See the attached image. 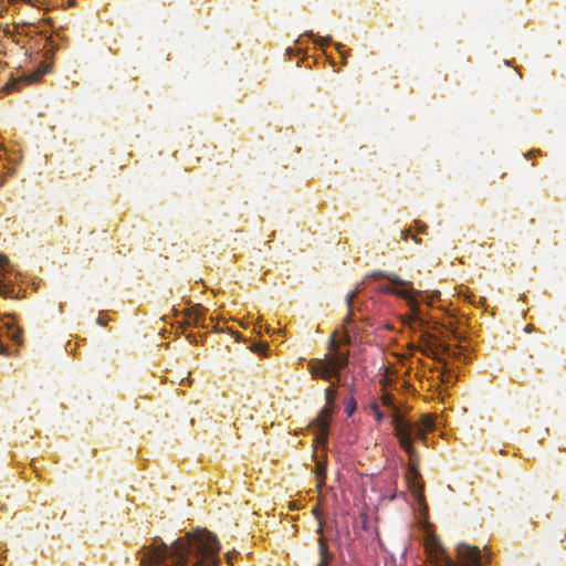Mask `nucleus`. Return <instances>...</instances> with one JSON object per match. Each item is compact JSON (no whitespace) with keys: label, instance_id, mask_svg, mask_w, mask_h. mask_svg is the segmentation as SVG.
Listing matches in <instances>:
<instances>
[{"label":"nucleus","instance_id":"8","mask_svg":"<svg viewBox=\"0 0 566 566\" xmlns=\"http://www.w3.org/2000/svg\"><path fill=\"white\" fill-rule=\"evenodd\" d=\"M407 289H397L389 285H385L379 289L381 293L391 294L406 301L408 307H415V295L421 294V291L412 290L411 286Z\"/></svg>","mask_w":566,"mask_h":566},{"label":"nucleus","instance_id":"2","mask_svg":"<svg viewBox=\"0 0 566 566\" xmlns=\"http://www.w3.org/2000/svg\"><path fill=\"white\" fill-rule=\"evenodd\" d=\"M328 349L333 353L326 355L325 358H312L307 363L308 371L313 379L331 380L332 378L340 379L342 370L349 364V353L338 349V343L335 334L328 342Z\"/></svg>","mask_w":566,"mask_h":566},{"label":"nucleus","instance_id":"3","mask_svg":"<svg viewBox=\"0 0 566 566\" xmlns=\"http://www.w3.org/2000/svg\"><path fill=\"white\" fill-rule=\"evenodd\" d=\"M428 558L432 566H482V555L478 546L460 544L457 548L458 559L455 563L450 558L444 547L433 539L427 545Z\"/></svg>","mask_w":566,"mask_h":566},{"label":"nucleus","instance_id":"32","mask_svg":"<svg viewBox=\"0 0 566 566\" xmlns=\"http://www.w3.org/2000/svg\"><path fill=\"white\" fill-rule=\"evenodd\" d=\"M417 226H418V231L423 233L424 230L427 229V226L424 223H421L419 221H417Z\"/></svg>","mask_w":566,"mask_h":566},{"label":"nucleus","instance_id":"16","mask_svg":"<svg viewBox=\"0 0 566 566\" xmlns=\"http://www.w3.org/2000/svg\"><path fill=\"white\" fill-rule=\"evenodd\" d=\"M369 409L373 412L377 422H381L386 419V415L380 410L379 403L377 401L370 402Z\"/></svg>","mask_w":566,"mask_h":566},{"label":"nucleus","instance_id":"23","mask_svg":"<svg viewBox=\"0 0 566 566\" xmlns=\"http://www.w3.org/2000/svg\"><path fill=\"white\" fill-rule=\"evenodd\" d=\"M268 349V345L266 344H263V343H260V344H254L252 346V350L254 353H259V354H263L265 353V350Z\"/></svg>","mask_w":566,"mask_h":566},{"label":"nucleus","instance_id":"38","mask_svg":"<svg viewBox=\"0 0 566 566\" xmlns=\"http://www.w3.org/2000/svg\"><path fill=\"white\" fill-rule=\"evenodd\" d=\"M69 4H70V6H73V4H74V1H73V0H69Z\"/></svg>","mask_w":566,"mask_h":566},{"label":"nucleus","instance_id":"31","mask_svg":"<svg viewBox=\"0 0 566 566\" xmlns=\"http://www.w3.org/2000/svg\"><path fill=\"white\" fill-rule=\"evenodd\" d=\"M409 237H411V231L410 230H402L401 231V238L403 240H407ZM412 238L418 242L417 238L415 235H412Z\"/></svg>","mask_w":566,"mask_h":566},{"label":"nucleus","instance_id":"7","mask_svg":"<svg viewBox=\"0 0 566 566\" xmlns=\"http://www.w3.org/2000/svg\"><path fill=\"white\" fill-rule=\"evenodd\" d=\"M420 301L426 302L429 306L431 305V301L427 297H423V293L415 295V307H409L411 310L412 315L415 317L413 326H410L413 331H419L421 334L427 332L426 328L429 327V322L424 318L423 312L420 308Z\"/></svg>","mask_w":566,"mask_h":566},{"label":"nucleus","instance_id":"20","mask_svg":"<svg viewBox=\"0 0 566 566\" xmlns=\"http://www.w3.org/2000/svg\"><path fill=\"white\" fill-rule=\"evenodd\" d=\"M381 403L389 408L390 410L395 407H397L395 405V401H394V396L391 394H388V392H385L382 396H381Z\"/></svg>","mask_w":566,"mask_h":566},{"label":"nucleus","instance_id":"4","mask_svg":"<svg viewBox=\"0 0 566 566\" xmlns=\"http://www.w3.org/2000/svg\"><path fill=\"white\" fill-rule=\"evenodd\" d=\"M326 405L314 419L312 427L316 432V442L319 444L327 443L329 422L335 407L337 391L333 387H328L324 391Z\"/></svg>","mask_w":566,"mask_h":566},{"label":"nucleus","instance_id":"25","mask_svg":"<svg viewBox=\"0 0 566 566\" xmlns=\"http://www.w3.org/2000/svg\"><path fill=\"white\" fill-rule=\"evenodd\" d=\"M339 344H349L350 343V335L349 331L347 328H344L343 337L340 340H336Z\"/></svg>","mask_w":566,"mask_h":566},{"label":"nucleus","instance_id":"17","mask_svg":"<svg viewBox=\"0 0 566 566\" xmlns=\"http://www.w3.org/2000/svg\"><path fill=\"white\" fill-rule=\"evenodd\" d=\"M202 310L200 308H193L191 310V312L188 314V323L189 324H193V325H199L202 321Z\"/></svg>","mask_w":566,"mask_h":566},{"label":"nucleus","instance_id":"15","mask_svg":"<svg viewBox=\"0 0 566 566\" xmlns=\"http://www.w3.org/2000/svg\"><path fill=\"white\" fill-rule=\"evenodd\" d=\"M419 426L426 431L434 430V417L431 415H423Z\"/></svg>","mask_w":566,"mask_h":566},{"label":"nucleus","instance_id":"1","mask_svg":"<svg viewBox=\"0 0 566 566\" xmlns=\"http://www.w3.org/2000/svg\"><path fill=\"white\" fill-rule=\"evenodd\" d=\"M220 544L207 530H196L177 538L171 545L145 547L142 566H218Z\"/></svg>","mask_w":566,"mask_h":566},{"label":"nucleus","instance_id":"11","mask_svg":"<svg viewBox=\"0 0 566 566\" xmlns=\"http://www.w3.org/2000/svg\"><path fill=\"white\" fill-rule=\"evenodd\" d=\"M7 266H9V259L6 254L0 253V274L7 271ZM11 293H13V289L0 280V296L9 297Z\"/></svg>","mask_w":566,"mask_h":566},{"label":"nucleus","instance_id":"34","mask_svg":"<svg viewBox=\"0 0 566 566\" xmlns=\"http://www.w3.org/2000/svg\"><path fill=\"white\" fill-rule=\"evenodd\" d=\"M340 48H343V44L342 43H337L336 44V49L339 51V53L344 56V54L342 53L340 51Z\"/></svg>","mask_w":566,"mask_h":566},{"label":"nucleus","instance_id":"28","mask_svg":"<svg viewBox=\"0 0 566 566\" xmlns=\"http://www.w3.org/2000/svg\"><path fill=\"white\" fill-rule=\"evenodd\" d=\"M314 41H315V43H317L319 45H326V44H329L332 42V38L331 36L318 38V39H315Z\"/></svg>","mask_w":566,"mask_h":566},{"label":"nucleus","instance_id":"29","mask_svg":"<svg viewBox=\"0 0 566 566\" xmlns=\"http://www.w3.org/2000/svg\"><path fill=\"white\" fill-rule=\"evenodd\" d=\"M473 297H474V296H473V294H471V295H470V296H468L467 298H468L472 304H474V305H480V304H482V303L484 302V298H483V297H480L478 301H475Z\"/></svg>","mask_w":566,"mask_h":566},{"label":"nucleus","instance_id":"12","mask_svg":"<svg viewBox=\"0 0 566 566\" xmlns=\"http://www.w3.org/2000/svg\"><path fill=\"white\" fill-rule=\"evenodd\" d=\"M318 549H319V556H321V562H319L318 566H328L333 556L328 553V546L323 536L319 537Z\"/></svg>","mask_w":566,"mask_h":566},{"label":"nucleus","instance_id":"37","mask_svg":"<svg viewBox=\"0 0 566 566\" xmlns=\"http://www.w3.org/2000/svg\"><path fill=\"white\" fill-rule=\"evenodd\" d=\"M532 328H533V326H532V325H528V326H526L525 331H526V332H531V331H532Z\"/></svg>","mask_w":566,"mask_h":566},{"label":"nucleus","instance_id":"9","mask_svg":"<svg viewBox=\"0 0 566 566\" xmlns=\"http://www.w3.org/2000/svg\"><path fill=\"white\" fill-rule=\"evenodd\" d=\"M42 75H43L42 71H34L29 74H24L23 76L17 78V80H13L11 83H9L7 85V88H8V91H20L22 83H25V84L36 83L41 78Z\"/></svg>","mask_w":566,"mask_h":566},{"label":"nucleus","instance_id":"6","mask_svg":"<svg viewBox=\"0 0 566 566\" xmlns=\"http://www.w3.org/2000/svg\"><path fill=\"white\" fill-rule=\"evenodd\" d=\"M420 350L423 355L432 357L443 365H446V360L441 357L442 355H455L449 344L429 332H423L420 336Z\"/></svg>","mask_w":566,"mask_h":566},{"label":"nucleus","instance_id":"21","mask_svg":"<svg viewBox=\"0 0 566 566\" xmlns=\"http://www.w3.org/2000/svg\"><path fill=\"white\" fill-rule=\"evenodd\" d=\"M413 321H415V317H413L411 311L408 314H405L403 316H401L402 324L408 327L413 326Z\"/></svg>","mask_w":566,"mask_h":566},{"label":"nucleus","instance_id":"18","mask_svg":"<svg viewBox=\"0 0 566 566\" xmlns=\"http://www.w3.org/2000/svg\"><path fill=\"white\" fill-rule=\"evenodd\" d=\"M409 461H410V465H409V471H408V479H417L419 476V471H418L419 455L415 459H411L409 457Z\"/></svg>","mask_w":566,"mask_h":566},{"label":"nucleus","instance_id":"26","mask_svg":"<svg viewBox=\"0 0 566 566\" xmlns=\"http://www.w3.org/2000/svg\"><path fill=\"white\" fill-rule=\"evenodd\" d=\"M312 513L316 516V518L318 520V533L322 535V532H323V525H322V521H321V516H319V509L318 506H315L313 510H312Z\"/></svg>","mask_w":566,"mask_h":566},{"label":"nucleus","instance_id":"36","mask_svg":"<svg viewBox=\"0 0 566 566\" xmlns=\"http://www.w3.org/2000/svg\"><path fill=\"white\" fill-rule=\"evenodd\" d=\"M286 53L290 55V54H293L294 53V50L292 48H289L286 49Z\"/></svg>","mask_w":566,"mask_h":566},{"label":"nucleus","instance_id":"19","mask_svg":"<svg viewBox=\"0 0 566 566\" xmlns=\"http://www.w3.org/2000/svg\"><path fill=\"white\" fill-rule=\"evenodd\" d=\"M356 407V400L352 395L350 398L345 401V412L347 413V416L350 417L355 412Z\"/></svg>","mask_w":566,"mask_h":566},{"label":"nucleus","instance_id":"30","mask_svg":"<svg viewBox=\"0 0 566 566\" xmlns=\"http://www.w3.org/2000/svg\"><path fill=\"white\" fill-rule=\"evenodd\" d=\"M11 337H12V339H13L15 343H18V344H20V343H21V332H20V331H15V332H13V333H12V335H11Z\"/></svg>","mask_w":566,"mask_h":566},{"label":"nucleus","instance_id":"33","mask_svg":"<svg viewBox=\"0 0 566 566\" xmlns=\"http://www.w3.org/2000/svg\"><path fill=\"white\" fill-rule=\"evenodd\" d=\"M97 324H99L101 326H105L106 325V321L103 317H98L97 318Z\"/></svg>","mask_w":566,"mask_h":566},{"label":"nucleus","instance_id":"14","mask_svg":"<svg viewBox=\"0 0 566 566\" xmlns=\"http://www.w3.org/2000/svg\"><path fill=\"white\" fill-rule=\"evenodd\" d=\"M412 429L410 430V442L413 446V440L418 439L426 443L427 436L426 430H423L418 423L411 422Z\"/></svg>","mask_w":566,"mask_h":566},{"label":"nucleus","instance_id":"22","mask_svg":"<svg viewBox=\"0 0 566 566\" xmlns=\"http://www.w3.org/2000/svg\"><path fill=\"white\" fill-rule=\"evenodd\" d=\"M442 381L444 384H453L454 382V376L452 374V371L450 370H444L442 373Z\"/></svg>","mask_w":566,"mask_h":566},{"label":"nucleus","instance_id":"10","mask_svg":"<svg viewBox=\"0 0 566 566\" xmlns=\"http://www.w3.org/2000/svg\"><path fill=\"white\" fill-rule=\"evenodd\" d=\"M368 277H382L387 279L390 283H392L396 286H411L412 283L410 281L402 280L397 274L394 273H386L384 271H375L371 274L368 275Z\"/></svg>","mask_w":566,"mask_h":566},{"label":"nucleus","instance_id":"24","mask_svg":"<svg viewBox=\"0 0 566 566\" xmlns=\"http://www.w3.org/2000/svg\"><path fill=\"white\" fill-rule=\"evenodd\" d=\"M443 326H444V328H446L447 331H449V332H450V334H451L454 338L460 339V336H459V334H458V332H457L455 327L453 326V324H452L451 322H450L449 324L443 325Z\"/></svg>","mask_w":566,"mask_h":566},{"label":"nucleus","instance_id":"5","mask_svg":"<svg viewBox=\"0 0 566 566\" xmlns=\"http://www.w3.org/2000/svg\"><path fill=\"white\" fill-rule=\"evenodd\" d=\"M391 422L395 426V436L399 442L400 448L410 457L415 459L418 457V451L410 442L411 421L406 420L400 410L395 407L391 409Z\"/></svg>","mask_w":566,"mask_h":566},{"label":"nucleus","instance_id":"27","mask_svg":"<svg viewBox=\"0 0 566 566\" xmlns=\"http://www.w3.org/2000/svg\"><path fill=\"white\" fill-rule=\"evenodd\" d=\"M317 474H318V476H319L322 480H324V479H325V475H326V468H325V465H324V464H322V463H318V464H317Z\"/></svg>","mask_w":566,"mask_h":566},{"label":"nucleus","instance_id":"13","mask_svg":"<svg viewBox=\"0 0 566 566\" xmlns=\"http://www.w3.org/2000/svg\"><path fill=\"white\" fill-rule=\"evenodd\" d=\"M357 294H358V290H354V291H350L349 293H347V295H346V305L348 307V313L344 318L345 324H352L354 322L353 304H354V300L357 296Z\"/></svg>","mask_w":566,"mask_h":566},{"label":"nucleus","instance_id":"35","mask_svg":"<svg viewBox=\"0 0 566 566\" xmlns=\"http://www.w3.org/2000/svg\"><path fill=\"white\" fill-rule=\"evenodd\" d=\"M226 557H227V562H228L230 565H232L231 556H230L229 554H227V555H226Z\"/></svg>","mask_w":566,"mask_h":566}]
</instances>
